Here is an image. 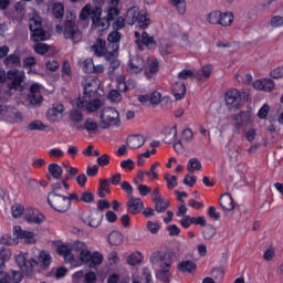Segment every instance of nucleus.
Segmentation results:
<instances>
[{
    "mask_svg": "<svg viewBox=\"0 0 283 283\" xmlns=\"http://www.w3.org/2000/svg\"><path fill=\"white\" fill-rule=\"evenodd\" d=\"M83 96L77 97L76 107L77 109H85L91 114L98 112L103 107V102L96 98L98 88L101 87V80L97 77H88L82 82Z\"/></svg>",
    "mask_w": 283,
    "mask_h": 283,
    "instance_id": "obj_1",
    "label": "nucleus"
},
{
    "mask_svg": "<svg viewBox=\"0 0 283 283\" xmlns=\"http://www.w3.org/2000/svg\"><path fill=\"white\" fill-rule=\"evenodd\" d=\"M25 71L11 69L9 71L0 69V95L4 98L14 96V92L25 90Z\"/></svg>",
    "mask_w": 283,
    "mask_h": 283,
    "instance_id": "obj_2",
    "label": "nucleus"
},
{
    "mask_svg": "<svg viewBox=\"0 0 283 283\" xmlns=\"http://www.w3.org/2000/svg\"><path fill=\"white\" fill-rule=\"evenodd\" d=\"M123 35L118 31H113L107 35V42L102 38H97L95 43L91 46V51L98 59L112 54L113 51L120 49V39Z\"/></svg>",
    "mask_w": 283,
    "mask_h": 283,
    "instance_id": "obj_3",
    "label": "nucleus"
},
{
    "mask_svg": "<svg viewBox=\"0 0 283 283\" xmlns=\"http://www.w3.org/2000/svg\"><path fill=\"white\" fill-rule=\"evenodd\" d=\"M29 30H31V39L34 43H41V41H48L50 36V31L43 28V21L39 14H34L29 20Z\"/></svg>",
    "mask_w": 283,
    "mask_h": 283,
    "instance_id": "obj_4",
    "label": "nucleus"
},
{
    "mask_svg": "<svg viewBox=\"0 0 283 283\" xmlns=\"http://www.w3.org/2000/svg\"><path fill=\"white\" fill-rule=\"evenodd\" d=\"M153 269H171L174 264V253L165 251H156L149 258Z\"/></svg>",
    "mask_w": 283,
    "mask_h": 283,
    "instance_id": "obj_5",
    "label": "nucleus"
},
{
    "mask_svg": "<svg viewBox=\"0 0 283 283\" xmlns=\"http://www.w3.org/2000/svg\"><path fill=\"white\" fill-rule=\"evenodd\" d=\"M48 202L50 207L59 213H65L70 211V207H72V202H70L67 196L59 195L57 192H50L48 196Z\"/></svg>",
    "mask_w": 283,
    "mask_h": 283,
    "instance_id": "obj_6",
    "label": "nucleus"
},
{
    "mask_svg": "<svg viewBox=\"0 0 283 283\" xmlns=\"http://www.w3.org/2000/svg\"><path fill=\"white\" fill-rule=\"evenodd\" d=\"M99 127L102 129H109L112 125H118L120 123V117L118 111L114 107H106L101 113Z\"/></svg>",
    "mask_w": 283,
    "mask_h": 283,
    "instance_id": "obj_7",
    "label": "nucleus"
},
{
    "mask_svg": "<svg viewBox=\"0 0 283 283\" xmlns=\"http://www.w3.org/2000/svg\"><path fill=\"white\" fill-rule=\"evenodd\" d=\"M15 262L18 266L25 273L27 277H32V273H34V268L39 266V262H36V259L31 258L28 259L23 254H19L15 256Z\"/></svg>",
    "mask_w": 283,
    "mask_h": 283,
    "instance_id": "obj_8",
    "label": "nucleus"
},
{
    "mask_svg": "<svg viewBox=\"0 0 283 283\" xmlns=\"http://www.w3.org/2000/svg\"><path fill=\"white\" fill-rule=\"evenodd\" d=\"M6 269V261L0 263V283H21L23 282V273L10 270L9 273L3 272Z\"/></svg>",
    "mask_w": 283,
    "mask_h": 283,
    "instance_id": "obj_9",
    "label": "nucleus"
},
{
    "mask_svg": "<svg viewBox=\"0 0 283 283\" xmlns=\"http://www.w3.org/2000/svg\"><path fill=\"white\" fill-rule=\"evenodd\" d=\"M224 101L229 109L237 111L242 107V94L237 88H230L226 93Z\"/></svg>",
    "mask_w": 283,
    "mask_h": 283,
    "instance_id": "obj_10",
    "label": "nucleus"
},
{
    "mask_svg": "<svg viewBox=\"0 0 283 283\" xmlns=\"http://www.w3.org/2000/svg\"><path fill=\"white\" fill-rule=\"evenodd\" d=\"M127 19H132L129 22L130 25H134V23H137L138 28L142 30H145V28H149L150 20L147 18V15L139 13L135 9H129L127 11Z\"/></svg>",
    "mask_w": 283,
    "mask_h": 283,
    "instance_id": "obj_11",
    "label": "nucleus"
},
{
    "mask_svg": "<svg viewBox=\"0 0 283 283\" xmlns=\"http://www.w3.org/2000/svg\"><path fill=\"white\" fill-rule=\"evenodd\" d=\"M232 119L235 120L234 124V134H241L244 130V127L251 123V113L241 112L232 116Z\"/></svg>",
    "mask_w": 283,
    "mask_h": 283,
    "instance_id": "obj_12",
    "label": "nucleus"
},
{
    "mask_svg": "<svg viewBox=\"0 0 283 283\" xmlns=\"http://www.w3.org/2000/svg\"><path fill=\"white\" fill-rule=\"evenodd\" d=\"M63 34L64 39H70L73 43H78L83 39V33L78 29V24H64Z\"/></svg>",
    "mask_w": 283,
    "mask_h": 283,
    "instance_id": "obj_13",
    "label": "nucleus"
},
{
    "mask_svg": "<svg viewBox=\"0 0 283 283\" xmlns=\"http://www.w3.org/2000/svg\"><path fill=\"white\" fill-rule=\"evenodd\" d=\"M145 70V59L140 55H133L127 64V72L129 74H140Z\"/></svg>",
    "mask_w": 283,
    "mask_h": 283,
    "instance_id": "obj_14",
    "label": "nucleus"
},
{
    "mask_svg": "<svg viewBox=\"0 0 283 283\" xmlns=\"http://www.w3.org/2000/svg\"><path fill=\"white\" fill-rule=\"evenodd\" d=\"M63 112H65V106L61 103H55L51 108L46 112L48 120L52 123H56L61 116H63Z\"/></svg>",
    "mask_w": 283,
    "mask_h": 283,
    "instance_id": "obj_15",
    "label": "nucleus"
},
{
    "mask_svg": "<svg viewBox=\"0 0 283 283\" xmlns=\"http://www.w3.org/2000/svg\"><path fill=\"white\" fill-rule=\"evenodd\" d=\"M13 235H15L18 240H23L27 244H34L33 232L22 230L21 226L13 227Z\"/></svg>",
    "mask_w": 283,
    "mask_h": 283,
    "instance_id": "obj_16",
    "label": "nucleus"
},
{
    "mask_svg": "<svg viewBox=\"0 0 283 283\" xmlns=\"http://www.w3.org/2000/svg\"><path fill=\"white\" fill-rule=\"evenodd\" d=\"M128 212L133 216H138L143 209H145V203L140 198L130 197L127 201Z\"/></svg>",
    "mask_w": 283,
    "mask_h": 283,
    "instance_id": "obj_17",
    "label": "nucleus"
},
{
    "mask_svg": "<svg viewBox=\"0 0 283 283\" xmlns=\"http://www.w3.org/2000/svg\"><path fill=\"white\" fill-rule=\"evenodd\" d=\"M29 101L31 105H41L43 103V95H41V86L39 84L30 86Z\"/></svg>",
    "mask_w": 283,
    "mask_h": 283,
    "instance_id": "obj_18",
    "label": "nucleus"
},
{
    "mask_svg": "<svg viewBox=\"0 0 283 283\" xmlns=\"http://www.w3.org/2000/svg\"><path fill=\"white\" fill-rule=\"evenodd\" d=\"M104 59H106V61L109 63L108 72L111 74L120 67V61L118 60V49H115L109 54H106Z\"/></svg>",
    "mask_w": 283,
    "mask_h": 283,
    "instance_id": "obj_19",
    "label": "nucleus"
},
{
    "mask_svg": "<svg viewBox=\"0 0 283 283\" xmlns=\"http://www.w3.org/2000/svg\"><path fill=\"white\" fill-rule=\"evenodd\" d=\"M3 65L11 69L21 67V52L15 51L7 55L3 60Z\"/></svg>",
    "mask_w": 283,
    "mask_h": 283,
    "instance_id": "obj_20",
    "label": "nucleus"
},
{
    "mask_svg": "<svg viewBox=\"0 0 283 283\" xmlns=\"http://www.w3.org/2000/svg\"><path fill=\"white\" fill-rule=\"evenodd\" d=\"M135 43L137 44L139 50H142L143 45H146L148 50H151L156 46V40L154 39V36H150L149 33L145 31L142 33V39H137Z\"/></svg>",
    "mask_w": 283,
    "mask_h": 283,
    "instance_id": "obj_21",
    "label": "nucleus"
},
{
    "mask_svg": "<svg viewBox=\"0 0 283 283\" xmlns=\"http://www.w3.org/2000/svg\"><path fill=\"white\" fill-rule=\"evenodd\" d=\"M27 221L33 222L34 224H41V222L45 221V216L39 211H34V209L29 208L25 210Z\"/></svg>",
    "mask_w": 283,
    "mask_h": 283,
    "instance_id": "obj_22",
    "label": "nucleus"
},
{
    "mask_svg": "<svg viewBox=\"0 0 283 283\" xmlns=\"http://www.w3.org/2000/svg\"><path fill=\"white\" fill-rule=\"evenodd\" d=\"M273 87H275V84L272 80H256L253 83V88L259 90L260 92H272Z\"/></svg>",
    "mask_w": 283,
    "mask_h": 283,
    "instance_id": "obj_23",
    "label": "nucleus"
},
{
    "mask_svg": "<svg viewBox=\"0 0 283 283\" xmlns=\"http://www.w3.org/2000/svg\"><path fill=\"white\" fill-rule=\"evenodd\" d=\"M220 207L223 211H233L235 209V205L233 203V197L230 193H223L220 199Z\"/></svg>",
    "mask_w": 283,
    "mask_h": 283,
    "instance_id": "obj_24",
    "label": "nucleus"
},
{
    "mask_svg": "<svg viewBox=\"0 0 283 283\" xmlns=\"http://www.w3.org/2000/svg\"><path fill=\"white\" fill-rule=\"evenodd\" d=\"M126 143L129 149H139V147L145 145V137L140 135H133L126 139Z\"/></svg>",
    "mask_w": 283,
    "mask_h": 283,
    "instance_id": "obj_25",
    "label": "nucleus"
},
{
    "mask_svg": "<svg viewBox=\"0 0 283 283\" xmlns=\"http://www.w3.org/2000/svg\"><path fill=\"white\" fill-rule=\"evenodd\" d=\"M172 94L176 101H182V98H185V94H187V86H185V82H176L172 84Z\"/></svg>",
    "mask_w": 283,
    "mask_h": 283,
    "instance_id": "obj_26",
    "label": "nucleus"
},
{
    "mask_svg": "<svg viewBox=\"0 0 283 283\" xmlns=\"http://www.w3.org/2000/svg\"><path fill=\"white\" fill-rule=\"evenodd\" d=\"M213 72V65L208 64L202 66L201 71H196L195 78L197 81H207L211 76V73Z\"/></svg>",
    "mask_w": 283,
    "mask_h": 283,
    "instance_id": "obj_27",
    "label": "nucleus"
},
{
    "mask_svg": "<svg viewBox=\"0 0 283 283\" xmlns=\"http://www.w3.org/2000/svg\"><path fill=\"white\" fill-rule=\"evenodd\" d=\"M158 70H160V62L154 59L148 69L145 70V76H147V78H151V76L158 74Z\"/></svg>",
    "mask_w": 283,
    "mask_h": 283,
    "instance_id": "obj_28",
    "label": "nucleus"
},
{
    "mask_svg": "<svg viewBox=\"0 0 283 283\" xmlns=\"http://www.w3.org/2000/svg\"><path fill=\"white\" fill-rule=\"evenodd\" d=\"M111 23L112 22L106 17H104L99 18L93 25L99 31V36H103V32L109 28Z\"/></svg>",
    "mask_w": 283,
    "mask_h": 283,
    "instance_id": "obj_29",
    "label": "nucleus"
},
{
    "mask_svg": "<svg viewBox=\"0 0 283 283\" xmlns=\"http://www.w3.org/2000/svg\"><path fill=\"white\" fill-rule=\"evenodd\" d=\"M49 174H51L52 178L55 180H61L63 176V168L59 164L49 165Z\"/></svg>",
    "mask_w": 283,
    "mask_h": 283,
    "instance_id": "obj_30",
    "label": "nucleus"
},
{
    "mask_svg": "<svg viewBox=\"0 0 283 283\" xmlns=\"http://www.w3.org/2000/svg\"><path fill=\"white\" fill-rule=\"evenodd\" d=\"M108 242L113 247H120L123 244V234L118 231H113L108 235Z\"/></svg>",
    "mask_w": 283,
    "mask_h": 283,
    "instance_id": "obj_31",
    "label": "nucleus"
},
{
    "mask_svg": "<svg viewBox=\"0 0 283 283\" xmlns=\"http://www.w3.org/2000/svg\"><path fill=\"white\" fill-rule=\"evenodd\" d=\"M177 269L181 273H193V271L196 270V264L193 263V261H182L181 263H179Z\"/></svg>",
    "mask_w": 283,
    "mask_h": 283,
    "instance_id": "obj_32",
    "label": "nucleus"
},
{
    "mask_svg": "<svg viewBox=\"0 0 283 283\" xmlns=\"http://www.w3.org/2000/svg\"><path fill=\"white\" fill-rule=\"evenodd\" d=\"M97 193L99 198H105V193H112V190H109V179H99Z\"/></svg>",
    "mask_w": 283,
    "mask_h": 283,
    "instance_id": "obj_33",
    "label": "nucleus"
},
{
    "mask_svg": "<svg viewBox=\"0 0 283 283\" xmlns=\"http://www.w3.org/2000/svg\"><path fill=\"white\" fill-rule=\"evenodd\" d=\"M154 203H155V210L158 213H165L166 209H169V201L163 197L161 199H156Z\"/></svg>",
    "mask_w": 283,
    "mask_h": 283,
    "instance_id": "obj_34",
    "label": "nucleus"
},
{
    "mask_svg": "<svg viewBox=\"0 0 283 283\" xmlns=\"http://www.w3.org/2000/svg\"><path fill=\"white\" fill-rule=\"evenodd\" d=\"M202 169V163L198 158H191L188 161L187 170L189 174H193V171H200Z\"/></svg>",
    "mask_w": 283,
    "mask_h": 283,
    "instance_id": "obj_35",
    "label": "nucleus"
},
{
    "mask_svg": "<svg viewBox=\"0 0 283 283\" xmlns=\"http://www.w3.org/2000/svg\"><path fill=\"white\" fill-rule=\"evenodd\" d=\"M12 114H14V107L3 105L0 106V120H4V118L10 120V118H12Z\"/></svg>",
    "mask_w": 283,
    "mask_h": 283,
    "instance_id": "obj_36",
    "label": "nucleus"
},
{
    "mask_svg": "<svg viewBox=\"0 0 283 283\" xmlns=\"http://www.w3.org/2000/svg\"><path fill=\"white\" fill-rule=\"evenodd\" d=\"M233 23V13H220L219 25L229 28Z\"/></svg>",
    "mask_w": 283,
    "mask_h": 283,
    "instance_id": "obj_37",
    "label": "nucleus"
},
{
    "mask_svg": "<svg viewBox=\"0 0 283 283\" xmlns=\"http://www.w3.org/2000/svg\"><path fill=\"white\" fill-rule=\"evenodd\" d=\"M169 269L170 268H158L156 272V277L161 282L169 283Z\"/></svg>",
    "mask_w": 283,
    "mask_h": 283,
    "instance_id": "obj_38",
    "label": "nucleus"
},
{
    "mask_svg": "<svg viewBox=\"0 0 283 283\" xmlns=\"http://www.w3.org/2000/svg\"><path fill=\"white\" fill-rule=\"evenodd\" d=\"M52 12L55 19H63V15L65 14V7L61 2H56L52 7Z\"/></svg>",
    "mask_w": 283,
    "mask_h": 283,
    "instance_id": "obj_39",
    "label": "nucleus"
},
{
    "mask_svg": "<svg viewBox=\"0 0 283 283\" xmlns=\"http://www.w3.org/2000/svg\"><path fill=\"white\" fill-rule=\"evenodd\" d=\"M120 17V9L118 7H108L106 10V18L112 22Z\"/></svg>",
    "mask_w": 283,
    "mask_h": 283,
    "instance_id": "obj_40",
    "label": "nucleus"
},
{
    "mask_svg": "<svg viewBox=\"0 0 283 283\" xmlns=\"http://www.w3.org/2000/svg\"><path fill=\"white\" fill-rule=\"evenodd\" d=\"M169 3L174 6L180 14L187 12V2H185V0H169Z\"/></svg>",
    "mask_w": 283,
    "mask_h": 283,
    "instance_id": "obj_41",
    "label": "nucleus"
},
{
    "mask_svg": "<svg viewBox=\"0 0 283 283\" xmlns=\"http://www.w3.org/2000/svg\"><path fill=\"white\" fill-rule=\"evenodd\" d=\"M84 129H86L88 134H95V132H98V123L94 122L92 118H87L84 122Z\"/></svg>",
    "mask_w": 283,
    "mask_h": 283,
    "instance_id": "obj_42",
    "label": "nucleus"
},
{
    "mask_svg": "<svg viewBox=\"0 0 283 283\" xmlns=\"http://www.w3.org/2000/svg\"><path fill=\"white\" fill-rule=\"evenodd\" d=\"M140 262H143V253L140 252H135L127 258V264H130V266H136Z\"/></svg>",
    "mask_w": 283,
    "mask_h": 283,
    "instance_id": "obj_43",
    "label": "nucleus"
},
{
    "mask_svg": "<svg viewBox=\"0 0 283 283\" xmlns=\"http://www.w3.org/2000/svg\"><path fill=\"white\" fill-rule=\"evenodd\" d=\"M103 14V9H101V7H91V20H92V23L93 25L96 24V22L101 19Z\"/></svg>",
    "mask_w": 283,
    "mask_h": 283,
    "instance_id": "obj_44",
    "label": "nucleus"
},
{
    "mask_svg": "<svg viewBox=\"0 0 283 283\" xmlns=\"http://www.w3.org/2000/svg\"><path fill=\"white\" fill-rule=\"evenodd\" d=\"M90 262L91 268L103 264V254H101L99 252H94L93 254H91Z\"/></svg>",
    "mask_w": 283,
    "mask_h": 283,
    "instance_id": "obj_45",
    "label": "nucleus"
},
{
    "mask_svg": "<svg viewBox=\"0 0 283 283\" xmlns=\"http://www.w3.org/2000/svg\"><path fill=\"white\" fill-rule=\"evenodd\" d=\"M177 78H179V81L196 78V71L193 72L191 70H182L181 72L178 73Z\"/></svg>",
    "mask_w": 283,
    "mask_h": 283,
    "instance_id": "obj_46",
    "label": "nucleus"
},
{
    "mask_svg": "<svg viewBox=\"0 0 283 283\" xmlns=\"http://www.w3.org/2000/svg\"><path fill=\"white\" fill-rule=\"evenodd\" d=\"M39 262H41L44 268H48L50 266V264H52V256L50 255V253L42 251L39 254Z\"/></svg>",
    "mask_w": 283,
    "mask_h": 283,
    "instance_id": "obj_47",
    "label": "nucleus"
},
{
    "mask_svg": "<svg viewBox=\"0 0 283 283\" xmlns=\"http://www.w3.org/2000/svg\"><path fill=\"white\" fill-rule=\"evenodd\" d=\"M176 136H178V130H176V128L169 129V132L165 134L164 143H166L167 145H171V143L176 140Z\"/></svg>",
    "mask_w": 283,
    "mask_h": 283,
    "instance_id": "obj_48",
    "label": "nucleus"
},
{
    "mask_svg": "<svg viewBox=\"0 0 283 283\" xmlns=\"http://www.w3.org/2000/svg\"><path fill=\"white\" fill-rule=\"evenodd\" d=\"M220 13L219 11H212L208 14L207 21L211 23V25H220Z\"/></svg>",
    "mask_w": 283,
    "mask_h": 283,
    "instance_id": "obj_49",
    "label": "nucleus"
},
{
    "mask_svg": "<svg viewBox=\"0 0 283 283\" xmlns=\"http://www.w3.org/2000/svg\"><path fill=\"white\" fill-rule=\"evenodd\" d=\"M80 202H85L86 205H91V202H94V195L92 193V191H83L80 197Z\"/></svg>",
    "mask_w": 283,
    "mask_h": 283,
    "instance_id": "obj_50",
    "label": "nucleus"
},
{
    "mask_svg": "<svg viewBox=\"0 0 283 283\" xmlns=\"http://www.w3.org/2000/svg\"><path fill=\"white\" fill-rule=\"evenodd\" d=\"M92 14V4H86L80 12L81 21H87Z\"/></svg>",
    "mask_w": 283,
    "mask_h": 283,
    "instance_id": "obj_51",
    "label": "nucleus"
},
{
    "mask_svg": "<svg viewBox=\"0 0 283 283\" xmlns=\"http://www.w3.org/2000/svg\"><path fill=\"white\" fill-rule=\"evenodd\" d=\"M34 52L36 54H48V52H50V45L36 42V44L34 45Z\"/></svg>",
    "mask_w": 283,
    "mask_h": 283,
    "instance_id": "obj_52",
    "label": "nucleus"
},
{
    "mask_svg": "<svg viewBox=\"0 0 283 283\" xmlns=\"http://www.w3.org/2000/svg\"><path fill=\"white\" fill-rule=\"evenodd\" d=\"M12 258V252L7 247L0 248V261L8 262Z\"/></svg>",
    "mask_w": 283,
    "mask_h": 283,
    "instance_id": "obj_53",
    "label": "nucleus"
},
{
    "mask_svg": "<svg viewBox=\"0 0 283 283\" xmlns=\"http://www.w3.org/2000/svg\"><path fill=\"white\" fill-rule=\"evenodd\" d=\"M165 180L167 182L168 189H174V188L178 187V177H176V176L170 177L169 174H166Z\"/></svg>",
    "mask_w": 283,
    "mask_h": 283,
    "instance_id": "obj_54",
    "label": "nucleus"
},
{
    "mask_svg": "<svg viewBox=\"0 0 283 283\" xmlns=\"http://www.w3.org/2000/svg\"><path fill=\"white\" fill-rule=\"evenodd\" d=\"M29 129L31 132H34V130H39V132H43L45 129V124L42 123L41 120H34V122H31L29 124Z\"/></svg>",
    "mask_w": 283,
    "mask_h": 283,
    "instance_id": "obj_55",
    "label": "nucleus"
},
{
    "mask_svg": "<svg viewBox=\"0 0 283 283\" xmlns=\"http://www.w3.org/2000/svg\"><path fill=\"white\" fill-rule=\"evenodd\" d=\"M64 25H76V12L67 11Z\"/></svg>",
    "mask_w": 283,
    "mask_h": 283,
    "instance_id": "obj_56",
    "label": "nucleus"
},
{
    "mask_svg": "<svg viewBox=\"0 0 283 283\" xmlns=\"http://www.w3.org/2000/svg\"><path fill=\"white\" fill-rule=\"evenodd\" d=\"M87 248V244H85V242L82 241H75L72 243L71 245V250L75 251V253H82L84 251V249Z\"/></svg>",
    "mask_w": 283,
    "mask_h": 283,
    "instance_id": "obj_57",
    "label": "nucleus"
},
{
    "mask_svg": "<svg viewBox=\"0 0 283 283\" xmlns=\"http://www.w3.org/2000/svg\"><path fill=\"white\" fill-rule=\"evenodd\" d=\"M13 218H21L23 216V211H25V208L19 203L12 206L11 208Z\"/></svg>",
    "mask_w": 283,
    "mask_h": 283,
    "instance_id": "obj_58",
    "label": "nucleus"
},
{
    "mask_svg": "<svg viewBox=\"0 0 283 283\" xmlns=\"http://www.w3.org/2000/svg\"><path fill=\"white\" fill-rule=\"evenodd\" d=\"M80 260L83 262V264H90V260H92V251H90L88 248L84 249L80 254Z\"/></svg>",
    "mask_w": 283,
    "mask_h": 283,
    "instance_id": "obj_59",
    "label": "nucleus"
},
{
    "mask_svg": "<svg viewBox=\"0 0 283 283\" xmlns=\"http://www.w3.org/2000/svg\"><path fill=\"white\" fill-rule=\"evenodd\" d=\"M113 28L115 32H118V30H123V28H125V18L120 15L116 18L113 22Z\"/></svg>",
    "mask_w": 283,
    "mask_h": 283,
    "instance_id": "obj_60",
    "label": "nucleus"
},
{
    "mask_svg": "<svg viewBox=\"0 0 283 283\" xmlns=\"http://www.w3.org/2000/svg\"><path fill=\"white\" fill-rule=\"evenodd\" d=\"M270 25L272 28H282L283 25V17L282 15H274L270 21Z\"/></svg>",
    "mask_w": 283,
    "mask_h": 283,
    "instance_id": "obj_61",
    "label": "nucleus"
},
{
    "mask_svg": "<svg viewBox=\"0 0 283 283\" xmlns=\"http://www.w3.org/2000/svg\"><path fill=\"white\" fill-rule=\"evenodd\" d=\"M71 120H73V123H81V120H83V113L78 109L71 111Z\"/></svg>",
    "mask_w": 283,
    "mask_h": 283,
    "instance_id": "obj_62",
    "label": "nucleus"
},
{
    "mask_svg": "<svg viewBox=\"0 0 283 283\" xmlns=\"http://www.w3.org/2000/svg\"><path fill=\"white\" fill-rule=\"evenodd\" d=\"M163 99H161V95H160V93L159 92H153L151 94H150V99H149V104L150 105H158L160 102H161Z\"/></svg>",
    "mask_w": 283,
    "mask_h": 283,
    "instance_id": "obj_63",
    "label": "nucleus"
},
{
    "mask_svg": "<svg viewBox=\"0 0 283 283\" xmlns=\"http://www.w3.org/2000/svg\"><path fill=\"white\" fill-rule=\"evenodd\" d=\"M272 78H283V66H277L270 72Z\"/></svg>",
    "mask_w": 283,
    "mask_h": 283,
    "instance_id": "obj_64",
    "label": "nucleus"
}]
</instances>
